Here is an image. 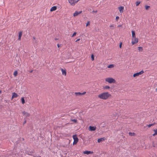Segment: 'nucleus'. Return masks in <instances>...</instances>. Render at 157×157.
Returning a JSON list of instances; mask_svg holds the SVG:
<instances>
[{"instance_id":"obj_1","label":"nucleus","mask_w":157,"mask_h":157,"mask_svg":"<svg viewBox=\"0 0 157 157\" xmlns=\"http://www.w3.org/2000/svg\"><path fill=\"white\" fill-rule=\"evenodd\" d=\"M111 96V94L107 92L101 93L98 95L99 98L103 100H107L110 99Z\"/></svg>"},{"instance_id":"obj_2","label":"nucleus","mask_w":157,"mask_h":157,"mask_svg":"<svg viewBox=\"0 0 157 157\" xmlns=\"http://www.w3.org/2000/svg\"><path fill=\"white\" fill-rule=\"evenodd\" d=\"M105 80L106 82L109 83H114L116 82V81L114 79L111 78H105Z\"/></svg>"},{"instance_id":"obj_3","label":"nucleus","mask_w":157,"mask_h":157,"mask_svg":"<svg viewBox=\"0 0 157 157\" xmlns=\"http://www.w3.org/2000/svg\"><path fill=\"white\" fill-rule=\"evenodd\" d=\"M73 139H74V142H73V144H76L78 141V139L77 136L76 135H75L72 136Z\"/></svg>"},{"instance_id":"obj_4","label":"nucleus","mask_w":157,"mask_h":157,"mask_svg":"<svg viewBox=\"0 0 157 157\" xmlns=\"http://www.w3.org/2000/svg\"><path fill=\"white\" fill-rule=\"evenodd\" d=\"M79 1L78 0L76 1L75 0H68V2L72 6H74Z\"/></svg>"},{"instance_id":"obj_5","label":"nucleus","mask_w":157,"mask_h":157,"mask_svg":"<svg viewBox=\"0 0 157 157\" xmlns=\"http://www.w3.org/2000/svg\"><path fill=\"white\" fill-rule=\"evenodd\" d=\"M138 38L136 37L132 38V45L137 43L138 42Z\"/></svg>"},{"instance_id":"obj_6","label":"nucleus","mask_w":157,"mask_h":157,"mask_svg":"<svg viewBox=\"0 0 157 157\" xmlns=\"http://www.w3.org/2000/svg\"><path fill=\"white\" fill-rule=\"evenodd\" d=\"M144 71L143 70H142L140 71L139 72H137L136 73L134 74L133 75V76L134 77H137L139 76V75H141L144 73Z\"/></svg>"},{"instance_id":"obj_7","label":"nucleus","mask_w":157,"mask_h":157,"mask_svg":"<svg viewBox=\"0 0 157 157\" xmlns=\"http://www.w3.org/2000/svg\"><path fill=\"white\" fill-rule=\"evenodd\" d=\"M23 115L26 117H29L30 116V114L27 112L24 111L22 112Z\"/></svg>"},{"instance_id":"obj_8","label":"nucleus","mask_w":157,"mask_h":157,"mask_svg":"<svg viewBox=\"0 0 157 157\" xmlns=\"http://www.w3.org/2000/svg\"><path fill=\"white\" fill-rule=\"evenodd\" d=\"M86 93V92H84L82 93L80 92H75V94L76 96H81L82 95L85 94Z\"/></svg>"},{"instance_id":"obj_9","label":"nucleus","mask_w":157,"mask_h":157,"mask_svg":"<svg viewBox=\"0 0 157 157\" xmlns=\"http://www.w3.org/2000/svg\"><path fill=\"white\" fill-rule=\"evenodd\" d=\"M61 70L62 71V74L64 76H66L67 75V72L66 70L65 69H63L61 68Z\"/></svg>"},{"instance_id":"obj_10","label":"nucleus","mask_w":157,"mask_h":157,"mask_svg":"<svg viewBox=\"0 0 157 157\" xmlns=\"http://www.w3.org/2000/svg\"><path fill=\"white\" fill-rule=\"evenodd\" d=\"M83 153L85 154L89 155L90 154H92L93 152L92 151H84Z\"/></svg>"},{"instance_id":"obj_11","label":"nucleus","mask_w":157,"mask_h":157,"mask_svg":"<svg viewBox=\"0 0 157 157\" xmlns=\"http://www.w3.org/2000/svg\"><path fill=\"white\" fill-rule=\"evenodd\" d=\"M82 13V11L78 12V11H76L74 13L73 16H74V17H76V16H77L79 14H80Z\"/></svg>"},{"instance_id":"obj_12","label":"nucleus","mask_w":157,"mask_h":157,"mask_svg":"<svg viewBox=\"0 0 157 157\" xmlns=\"http://www.w3.org/2000/svg\"><path fill=\"white\" fill-rule=\"evenodd\" d=\"M89 130L90 131H95L96 129V127L95 126H90L89 127Z\"/></svg>"},{"instance_id":"obj_13","label":"nucleus","mask_w":157,"mask_h":157,"mask_svg":"<svg viewBox=\"0 0 157 157\" xmlns=\"http://www.w3.org/2000/svg\"><path fill=\"white\" fill-rule=\"evenodd\" d=\"M118 10L120 13H122L123 12V10H124V7L122 6H121L118 7Z\"/></svg>"},{"instance_id":"obj_14","label":"nucleus","mask_w":157,"mask_h":157,"mask_svg":"<svg viewBox=\"0 0 157 157\" xmlns=\"http://www.w3.org/2000/svg\"><path fill=\"white\" fill-rule=\"evenodd\" d=\"M17 94L16 93L14 92L12 93V95L11 97V99H13L14 98H17Z\"/></svg>"},{"instance_id":"obj_15","label":"nucleus","mask_w":157,"mask_h":157,"mask_svg":"<svg viewBox=\"0 0 157 157\" xmlns=\"http://www.w3.org/2000/svg\"><path fill=\"white\" fill-rule=\"evenodd\" d=\"M105 140V138L104 137L100 138L99 139H98V143H100L101 142L103 141H104Z\"/></svg>"},{"instance_id":"obj_16","label":"nucleus","mask_w":157,"mask_h":157,"mask_svg":"<svg viewBox=\"0 0 157 157\" xmlns=\"http://www.w3.org/2000/svg\"><path fill=\"white\" fill-rule=\"evenodd\" d=\"M56 9L57 7L56 6H53L51 8L50 11L52 12L56 10Z\"/></svg>"},{"instance_id":"obj_17","label":"nucleus","mask_w":157,"mask_h":157,"mask_svg":"<svg viewBox=\"0 0 157 157\" xmlns=\"http://www.w3.org/2000/svg\"><path fill=\"white\" fill-rule=\"evenodd\" d=\"M22 35V32L20 31L19 33L18 38V40H21V38Z\"/></svg>"},{"instance_id":"obj_18","label":"nucleus","mask_w":157,"mask_h":157,"mask_svg":"<svg viewBox=\"0 0 157 157\" xmlns=\"http://www.w3.org/2000/svg\"><path fill=\"white\" fill-rule=\"evenodd\" d=\"M116 27L115 25H111L109 26V27L111 29H114Z\"/></svg>"},{"instance_id":"obj_19","label":"nucleus","mask_w":157,"mask_h":157,"mask_svg":"<svg viewBox=\"0 0 157 157\" xmlns=\"http://www.w3.org/2000/svg\"><path fill=\"white\" fill-rule=\"evenodd\" d=\"M132 38L136 37L135 33L134 31H132Z\"/></svg>"},{"instance_id":"obj_20","label":"nucleus","mask_w":157,"mask_h":157,"mask_svg":"<svg viewBox=\"0 0 157 157\" xmlns=\"http://www.w3.org/2000/svg\"><path fill=\"white\" fill-rule=\"evenodd\" d=\"M138 49L139 52H142L143 51V48L142 47H139Z\"/></svg>"},{"instance_id":"obj_21","label":"nucleus","mask_w":157,"mask_h":157,"mask_svg":"<svg viewBox=\"0 0 157 157\" xmlns=\"http://www.w3.org/2000/svg\"><path fill=\"white\" fill-rule=\"evenodd\" d=\"M21 101L22 103L23 104H24L25 103V100L24 99V98L23 97H22L21 98Z\"/></svg>"},{"instance_id":"obj_22","label":"nucleus","mask_w":157,"mask_h":157,"mask_svg":"<svg viewBox=\"0 0 157 157\" xmlns=\"http://www.w3.org/2000/svg\"><path fill=\"white\" fill-rule=\"evenodd\" d=\"M110 88V87L109 86H104L103 87V89H109Z\"/></svg>"},{"instance_id":"obj_23","label":"nucleus","mask_w":157,"mask_h":157,"mask_svg":"<svg viewBox=\"0 0 157 157\" xmlns=\"http://www.w3.org/2000/svg\"><path fill=\"white\" fill-rule=\"evenodd\" d=\"M114 67V65L113 64H110L108 66V68H112Z\"/></svg>"},{"instance_id":"obj_24","label":"nucleus","mask_w":157,"mask_h":157,"mask_svg":"<svg viewBox=\"0 0 157 157\" xmlns=\"http://www.w3.org/2000/svg\"><path fill=\"white\" fill-rule=\"evenodd\" d=\"M128 134L130 136H134L135 135V133H132V132H129L128 133Z\"/></svg>"},{"instance_id":"obj_25","label":"nucleus","mask_w":157,"mask_h":157,"mask_svg":"<svg viewBox=\"0 0 157 157\" xmlns=\"http://www.w3.org/2000/svg\"><path fill=\"white\" fill-rule=\"evenodd\" d=\"M17 71H15L13 74V75L14 76H17Z\"/></svg>"},{"instance_id":"obj_26","label":"nucleus","mask_w":157,"mask_h":157,"mask_svg":"<svg viewBox=\"0 0 157 157\" xmlns=\"http://www.w3.org/2000/svg\"><path fill=\"white\" fill-rule=\"evenodd\" d=\"M140 3V1H136V6H138Z\"/></svg>"},{"instance_id":"obj_27","label":"nucleus","mask_w":157,"mask_h":157,"mask_svg":"<svg viewBox=\"0 0 157 157\" xmlns=\"http://www.w3.org/2000/svg\"><path fill=\"white\" fill-rule=\"evenodd\" d=\"M150 6H145V9L147 10H148V9L150 8Z\"/></svg>"},{"instance_id":"obj_28","label":"nucleus","mask_w":157,"mask_h":157,"mask_svg":"<svg viewBox=\"0 0 157 157\" xmlns=\"http://www.w3.org/2000/svg\"><path fill=\"white\" fill-rule=\"evenodd\" d=\"M154 124H155L154 123L149 124V125H147V126L149 128V127H151V126H152L154 125Z\"/></svg>"},{"instance_id":"obj_29","label":"nucleus","mask_w":157,"mask_h":157,"mask_svg":"<svg viewBox=\"0 0 157 157\" xmlns=\"http://www.w3.org/2000/svg\"><path fill=\"white\" fill-rule=\"evenodd\" d=\"M91 59L92 61H94V57L93 54H92L91 55Z\"/></svg>"},{"instance_id":"obj_30","label":"nucleus","mask_w":157,"mask_h":157,"mask_svg":"<svg viewBox=\"0 0 157 157\" xmlns=\"http://www.w3.org/2000/svg\"><path fill=\"white\" fill-rule=\"evenodd\" d=\"M71 121L74 122L75 123H76L77 122V120L75 119H72Z\"/></svg>"},{"instance_id":"obj_31","label":"nucleus","mask_w":157,"mask_h":157,"mask_svg":"<svg viewBox=\"0 0 157 157\" xmlns=\"http://www.w3.org/2000/svg\"><path fill=\"white\" fill-rule=\"evenodd\" d=\"M70 143V141H69L68 142V144L67 145H66V146H64V147H68L69 146Z\"/></svg>"},{"instance_id":"obj_32","label":"nucleus","mask_w":157,"mask_h":157,"mask_svg":"<svg viewBox=\"0 0 157 157\" xmlns=\"http://www.w3.org/2000/svg\"><path fill=\"white\" fill-rule=\"evenodd\" d=\"M76 34V33L75 32H74L73 34H72V36H71V37H74V36H75Z\"/></svg>"},{"instance_id":"obj_33","label":"nucleus","mask_w":157,"mask_h":157,"mask_svg":"<svg viewBox=\"0 0 157 157\" xmlns=\"http://www.w3.org/2000/svg\"><path fill=\"white\" fill-rule=\"evenodd\" d=\"M90 25V22L89 21H88L87 23L86 24V26H87Z\"/></svg>"},{"instance_id":"obj_34","label":"nucleus","mask_w":157,"mask_h":157,"mask_svg":"<svg viewBox=\"0 0 157 157\" xmlns=\"http://www.w3.org/2000/svg\"><path fill=\"white\" fill-rule=\"evenodd\" d=\"M153 131L155 132L157 135V129L153 130Z\"/></svg>"},{"instance_id":"obj_35","label":"nucleus","mask_w":157,"mask_h":157,"mask_svg":"<svg viewBox=\"0 0 157 157\" xmlns=\"http://www.w3.org/2000/svg\"><path fill=\"white\" fill-rule=\"evenodd\" d=\"M119 17L118 16H117L116 17V19L117 20L118 19H119Z\"/></svg>"},{"instance_id":"obj_36","label":"nucleus","mask_w":157,"mask_h":157,"mask_svg":"<svg viewBox=\"0 0 157 157\" xmlns=\"http://www.w3.org/2000/svg\"><path fill=\"white\" fill-rule=\"evenodd\" d=\"M122 43H121L120 44V45H119V47L120 48H121V47H122Z\"/></svg>"},{"instance_id":"obj_37","label":"nucleus","mask_w":157,"mask_h":157,"mask_svg":"<svg viewBox=\"0 0 157 157\" xmlns=\"http://www.w3.org/2000/svg\"><path fill=\"white\" fill-rule=\"evenodd\" d=\"M157 134L155 132L152 135L153 136H155Z\"/></svg>"},{"instance_id":"obj_38","label":"nucleus","mask_w":157,"mask_h":157,"mask_svg":"<svg viewBox=\"0 0 157 157\" xmlns=\"http://www.w3.org/2000/svg\"><path fill=\"white\" fill-rule=\"evenodd\" d=\"M97 10H96V11L94 10V11H93V13H97Z\"/></svg>"},{"instance_id":"obj_39","label":"nucleus","mask_w":157,"mask_h":157,"mask_svg":"<svg viewBox=\"0 0 157 157\" xmlns=\"http://www.w3.org/2000/svg\"><path fill=\"white\" fill-rule=\"evenodd\" d=\"M80 40V39H78L77 40H76L75 42H76L77 41H79V40Z\"/></svg>"},{"instance_id":"obj_40","label":"nucleus","mask_w":157,"mask_h":157,"mask_svg":"<svg viewBox=\"0 0 157 157\" xmlns=\"http://www.w3.org/2000/svg\"><path fill=\"white\" fill-rule=\"evenodd\" d=\"M121 26H122L121 25H118V26H117V27H121Z\"/></svg>"},{"instance_id":"obj_41","label":"nucleus","mask_w":157,"mask_h":157,"mask_svg":"<svg viewBox=\"0 0 157 157\" xmlns=\"http://www.w3.org/2000/svg\"><path fill=\"white\" fill-rule=\"evenodd\" d=\"M57 46L58 48H59L60 47V46L59 44H57Z\"/></svg>"},{"instance_id":"obj_42","label":"nucleus","mask_w":157,"mask_h":157,"mask_svg":"<svg viewBox=\"0 0 157 157\" xmlns=\"http://www.w3.org/2000/svg\"><path fill=\"white\" fill-rule=\"evenodd\" d=\"M26 123V121H24V122H23V124H25Z\"/></svg>"},{"instance_id":"obj_43","label":"nucleus","mask_w":157,"mask_h":157,"mask_svg":"<svg viewBox=\"0 0 157 157\" xmlns=\"http://www.w3.org/2000/svg\"><path fill=\"white\" fill-rule=\"evenodd\" d=\"M33 39H34V40H35V37H33Z\"/></svg>"},{"instance_id":"obj_44","label":"nucleus","mask_w":157,"mask_h":157,"mask_svg":"<svg viewBox=\"0 0 157 157\" xmlns=\"http://www.w3.org/2000/svg\"><path fill=\"white\" fill-rule=\"evenodd\" d=\"M33 71H30V73H32V72Z\"/></svg>"},{"instance_id":"obj_45","label":"nucleus","mask_w":157,"mask_h":157,"mask_svg":"<svg viewBox=\"0 0 157 157\" xmlns=\"http://www.w3.org/2000/svg\"><path fill=\"white\" fill-rule=\"evenodd\" d=\"M1 91H0V94L1 93Z\"/></svg>"},{"instance_id":"obj_46","label":"nucleus","mask_w":157,"mask_h":157,"mask_svg":"<svg viewBox=\"0 0 157 157\" xmlns=\"http://www.w3.org/2000/svg\"><path fill=\"white\" fill-rule=\"evenodd\" d=\"M156 90L157 91V88H156Z\"/></svg>"}]
</instances>
